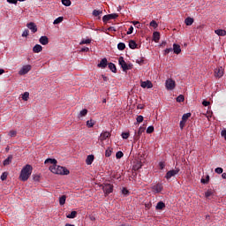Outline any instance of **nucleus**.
Listing matches in <instances>:
<instances>
[{
	"label": "nucleus",
	"instance_id": "nucleus-1",
	"mask_svg": "<svg viewBox=\"0 0 226 226\" xmlns=\"http://www.w3.org/2000/svg\"><path fill=\"white\" fill-rule=\"evenodd\" d=\"M31 174H33V166H31L30 164H26L21 170L19 175L20 181H27V179H29V177H31Z\"/></svg>",
	"mask_w": 226,
	"mask_h": 226
},
{
	"label": "nucleus",
	"instance_id": "nucleus-2",
	"mask_svg": "<svg viewBox=\"0 0 226 226\" xmlns=\"http://www.w3.org/2000/svg\"><path fill=\"white\" fill-rule=\"evenodd\" d=\"M49 170L53 174H58L60 176H68V174H70V170H68V169L57 164L49 166Z\"/></svg>",
	"mask_w": 226,
	"mask_h": 226
},
{
	"label": "nucleus",
	"instance_id": "nucleus-3",
	"mask_svg": "<svg viewBox=\"0 0 226 226\" xmlns=\"http://www.w3.org/2000/svg\"><path fill=\"white\" fill-rule=\"evenodd\" d=\"M118 64L121 65V68L123 69V72H128V70H132V65L126 64L124 61V57L120 56L118 58Z\"/></svg>",
	"mask_w": 226,
	"mask_h": 226
},
{
	"label": "nucleus",
	"instance_id": "nucleus-4",
	"mask_svg": "<svg viewBox=\"0 0 226 226\" xmlns=\"http://www.w3.org/2000/svg\"><path fill=\"white\" fill-rule=\"evenodd\" d=\"M102 186V190L105 194V197H107V195H110V193L114 192V185L111 184H103Z\"/></svg>",
	"mask_w": 226,
	"mask_h": 226
},
{
	"label": "nucleus",
	"instance_id": "nucleus-5",
	"mask_svg": "<svg viewBox=\"0 0 226 226\" xmlns=\"http://www.w3.org/2000/svg\"><path fill=\"white\" fill-rule=\"evenodd\" d=\"M165 87L168 91H173L176 88V81L172 79H168L165 82Z\"/></svg>",
	"mask_w": 226,
	"mask_h": 226
},
{
	"label": "nucleus",
	"instance_id": "nucleus-6",
	"mask_svg": "<svg viewBox=\"0 0 226 226\" xmlns=\"http://www.w3.org/2000/svg\"><path fill=\"white\" fill-rule=\"evenodd\" d=\"M180 170H181L179 168H176V170H169L165 175L166 179H170V177H174V176H177V174H179Z\"/></svg>",
	"mask_w": 226,
	"mask_h": 226
},
{
	"label": "nucleus",
	"instance_id": "nucleus-7",
	"mask_svg": "<svg viewBox=\"0 0 226 226\" xmlns=\"http://www.w3.org/2000/svg\"><path fill=\"white\" fill-rule=\"evenodd\" d=\"M118 17H119V15L116 14V13L104 15L102 17V21L104 22V24H107V22H109V20H112L114 19H117Z\"/></svg>",
	"mask_w": 226,
	"mask_h": 226
},
{
	"label": "nucleus",
	"instance_id": "nucleus-8",
	"mask_svg": "<svg viewBox=\"0 0 226 226\" xmlns=\"http://www.w3.org/2000/svg\"><path fill=\"white\" fill-rule=\"evenodd\" d=\"M31 65L26 64L24 65L19 72V75H26V73H29V71L31 70Z\"/></svg>",
	"mask_w": 226,
	"mask_h": 226
},
{
	"label": "nucleus",
	"instance_id": "nucleus-9",
	"mask_svg": "<svg viewBox=\"0 0 226 226\" xmlns=\"http://www.w3.org/2000/svg\"><path fill=\"white\" fill-rule=\"evenodd\" d=\"M163 190V185L162 184H156L152 186V192L154 193H160Z\"/></svg>",
	"mask_w": 226,
	"mask_h": 226
},
{
	"label": "nucleus",
	"instance_id": "nucleus-10",
	"mask_svg": "<svg viewBox=\"0 0 226 226\" xmlns=\"http://www.w3.org/2000/svg\"><path fill=\"white\" fill-rule=\"evenodd\" d=\"M109 137H110V132H103L99 138V140H101V142H103V140H107V139H109Z\"/></svg>",
	"mask_w": 226,
	"mask_h": 226
},
{
	"label": "nucleus",
	"instance_id": "nucleus-11",
	"mask_svg": "<svg viewBox=\"0 0 226 226\" xmlns=\"http://www.w3.org/2000/svg\"><path fill=\"white\" fill-rule=\"evenodd\" d=\"M141 87H143V89H146V87L151 89V87H153V83L149 80L143 81L141 82Z\"/></svg>",
	"mask_w": 226,
	"mask_h": 226
},
{
	"label": "nucleus",
	"instance_id": "nucleus-12",
	"mask_svg": "<svg viewBox=\"0 0 226 226\" xmlns=\"http://www.w3.org/2000/svg\"><path fill=\"white\" fill-rule=\"evenodd\" d=\"M26 27H28V29H31L32 33H36L38 31V27L34 22L28 23L26 25Z\"/></svg>",
	"mask_w": 226,
	"mask_h": 226
},
{
	"label": "nucleus",
	"instance_id": "nucleus-13",
	"mask_svg": "<svg viewBox=\"0 0 226 226\" xmlns=\"http://www.w3.org/2000/svg\"><path fill=\"white\" fill-rule=\"evenodd\" d=\"M215 77H218L219 79L223 77V67H219L215 69Z\"/></svg>",
	"mask_w": 226,
	"mask_h": 226
},
{
	"label": "nucleus",
	"instance_id": "nucleus-14",
	"mask_svg": "<svg viewBox=\"0 0 226 226\" xmlns=\"http://www.w3.org/2000/svg\"><path fill=\"white\" fill-rule=\"evenodd\" d=\"M108 61L107 58H102L101 62L97 64L98 68L105 69L107 68Z\"/></svg>",
	"mask_w": 226,
	"mask_h": 226
},
{
	"label": "nucleus",
	"instance_id": "nucleus-15",
	"mask_svg": "<svg viewBox=\"0 0 226 226\" xmlns=\"http://www.w3.org/2000/svg\"><path fill=\"white\" fill-rule=\"evenodd\" d=\"M174 54L179 55L181 52V46L179 44H173V49H172Z\"/></svg>",
	"mask_w": 226,
	"mask_h": 226
},
{
	"label": "nucleus",
	"instance_id": "nucleus-16",
	"mask_svg": "<svg viewBox=\"0 0 226 226\" xmlns=\"http://www.w3.org/2000/svg\"><path fill=\"white\" fill-rule=\"evenodd\" d=\"M39 42L41 45H49V37L47 36H41L39 39Z\"/></svg>",
	"mask_w": 226,
	"mask_h": 226
},
{
	"label": "nucleus",
	"instance_id": "nucleus-17",
	"mask_svg": "<svg viewBox=\"0 0 226 226\" xmlns=\"http://www.w3.org/2000/svg\"><path fill=\"white\" fill-rule=\"evenodd\" d=\"M93 162H94V155H93V154L87 155V157L86 159L87 165H92Z\"/></svg>",
	"mask_w": 226,
	"mask_h": 226
},
{
	"label": "nucleus",
	"instance_id": "nucleus-18",
	"mask_svg": "<svg viewBox=\"0 0 226 226\" xmlns=\"http://www.w3.org/2000/svg\"><path fill=\"white\" fill-rule=\"evenodd\" d=\"M42 50H43V47H41V45L40 44H36L33 48V52H34L35 54H39V52H41Z\"/></svg>",
	"mask_w": 226,
	"mask_h": 226
},
{
	"label": "nucleus",
	"instance_id": "nucleus-19",
	"mask_svg": "<svg viewBox=\"0 0 226 226\" xmlns=\"http://www.w3.org/2000/svg\"><path fill=\"white\" fill-rule=\"evenodd\" d=\"M145 130L146 129L144 127H139L138 132L135 134V139H140V136L142 135V133H144Z\"/></svg>",
	"mask_w": 226,
	"mask_h": 226
},
{
	"label": "nucleus",
	"instance_id": "nucleus-20",
	"mask_svg": "<svg viewBox=\"0 0 226 226\" xmlns=\"http://www.w3.org/2000/svg\"><path fill=\"white\" fill-rule=\"evenodd\" d=\"M13 160V155H9L3 162V165L6 167V165H10L11 163V161Z\"/></svg>",
	"mask_w": 226,
	"mask_h": 226
},
{
	"label": "nucleus",
	"instance_id": "nucleus-21",
	"mask_svg": "<svg viewBox=\"0 0 226 226\" xmlns=\"http://www.w3.org/2000/svg\"><path fill=\"white\" fill-rule=\"evenodd\" d=\"M108 67L113 73H117V68H116V64L113 63L108 64Z\"/></svg>",
	"mask_w": 226,
	"mask_h": 226
},
{
	"label": "nucleus",
	"instance_id": "nucleus-22",
	"mask_svg": "<svg viewBox=\"0 0 226 226\" xmlns=\"http://www.w3.org/2000/svg\"><path fill=\"white\" fill-rule=\"evenodd\" d=\"M153 40L154 41H155V43H158V41H160V32H154Z\"/></svg>",
	"mask_w": 226,
	"mask_h": 226
},
{
	"label": "nucleus",
	"instance_id": "nucleus-23",
	"mask_svg": "<svg viewBox=\"0 0 226 226\" xmlns=\"http://www.w3.org/2000/svg\"><path fill=\"white\" fill-rule=\"evenodd\" d=\"M213 195H215V191H213V189H208V190L205 192V197H206V199H209V197H213Z\"/></svg>",
	"mask_w": 226,
	"mask_h": 226
},
{
	"label": "nucleus",
	"instance_id": "nucleus-24",
	"mask_svg": "<svg viewBox=\"0 0 226 226\" xmlns=\"http://www.w3.org/2000/svg\"><path fill=\"white\" fill-rule=\"evenodd\" d=\"M215 34H217V36H226V31L223 29H217L215 31Z\"/></svg>",
	"mask_w": 226,
	"mask_h": 226
},
{
	"label": "nucleus",
	"instance_id": "nucleus-25",
	"mask_svg": "<svg viewBox=\"0 0 226 226\" xmlns=\"http://www.w3.org/2000/svg\"><path fill=\"white\" fill-rule=\"evenodd\" d=\"M44 163L45 164L50 163L51 165H56L57 164V160L49 158V159L45 160Z\"/></svg>",
	"mask_w": 226,
	"mask_h": 226
},
{
	"label": "nucleus",
	"instance_id": "nucleus-26",
	"mask_svg": "<svg viewBox=\"0 0 226 226\" xmlns=\"http://www.w3.org/2000/svg\"><path fill=\"white\" fill-rule=\"evenodd\" d=\"M129 48L132 50L137 49V42H135L133 40L129 41Z\"/></svg>",
	"mask_w": 226,
	"mask_h": 226
},
{
	"label": "nucleus",
	"instance_id": "nucleus-27",
	"mask_svg": "<svg viewBox=\"0 0 226 226\" xmlns=\"http://www.w3.org/2000/svg\"><path fill=\"white\" fill-rule=\"evenodd\" d=\"M95 124H96V122L93 119L87 121V128H93V126H94Z\"/></svg>",
	"mask_w": 226,
	"mask_h": 226
},
{
	"label": "nucleus",
	"instance_id": "nucleus-28",
	"mask_svg": "<svg viewBox=\"0 0 226 226\" xmlns=\"http://www.w3.org/2000/svg\"><path fill=\"white\" fill-rule=\"evenodd\" d=\"M59 204L60 206H64V204H66V195H63L59 198Z\"/></svg>",
	"mask_w": 226,
	"mask_h": 226
},
{
	"label": "nucleus",
	"instance_id": "nucleus-29",
	"mask_svg": "<svg viewBox=\"0 0 226 226\" xmlns=\"http://www.w3.org/2000/svg\"><path fill=\"white\" fill-rule=\"evenodd\" d=\"M103 13V11L100 10H94L92 12V15L94 17H99V15H102Z\"/></svg>",
	"mask_w": 226,
	"mask_h": 226
},
{
	"label": "nucleus",
	"instance_id": "nucleus-30",
	"mask_svg": "<svg viewBox=\"0 0 226 226\" xmlns=\"http://www.w3.org/2000/svg\"><path fill=\"white\" fill-rule=\"evenodd\" d=\"M185 22L186 26H192L193 24V18L188 17L185 19Z\"/></svg>",
	"mask_w": 226,
	"mask_h": 226
},
{
	"label": "nucleus",
	"instance_id": "nucleus-31",
	"mask_svg": "<svg viewBox=\"0 0 226 226\" xmlns=\"http://www.w3.org/2000/svg\"><path fill=\"white\" fill-rule=\"evenodd\" d=\"M139 169H142V162H138L133 166V170H139Z\"/></svg>",
	"mask_w": 226,
	"mask_h": 226
},
{
	"label": "nucleus",
	"instance_id": "nucleus-32",
	"mask_svg": "<svg viewBox=\"0 0 226 226\" xmlns=\"http://www.w3.org/2000/svg\"><path fill=\"white\" fill-rule=\"evenodd\" d=\"M163 207H165V203H163V201H159L155 207L156 209H163Z\"/></svg>",
	"mask_w": 226,
	"mask_h": 226
},
{
	"label": "nucleus",
	"instance_id": "nucleus-33",
	"mask_svg": "<svg viewBox=\"0 0 226 226\" xmlns=\"http://www.w3.org/2000/svg\"><path fill=\"white\" fill-rule=\"evenodd\" d=\"M66 217L70 219L77 218V211L71 212V214L67 215Z\"/></svg>",
	"mask_w": 226,
	"mask_h": 226
},
{
	"label": "nucleus",
	"instance_id": "nucleus-34",
	"mask_svg": "<svg viewBox=\"0 0 226 226\" xmlns=\"http://www.w3.org/2000/svg\"><path fill=\"white\" fill-rule=\"evenodd\" d=\"M189 117H192V113H185L182 117V121H185V123H186V121H188Z\"/></svg>",
	"mask_w": 226,
	"mask_h": 226
},
{
	"label": "nucleus",
	"instance_id": "nucleus-35",
	"mask_svg": "<svg viewBox=\"0 0 226 226\" xmlns=\"http://www.w3.org/2000/svg\"><path fill=\"white\" fill-rule=\"evenodd\" d=\"M89 43H91V39H83L79 42V45H89Z\"/></svg>",
	"mask_w": 226,
	"mask_h": 226
},
{
	"label": "nucleus",
	"instance_id": "nucleus-36",
	"mask_svg": "<svg viewBox=\"0 0 226 226\" xmlns=\"http://www.w3.org/2000/svg\"><path fill=\"white\" fill-rule=\"evenodd\" d=\"M117 49L118 50H124V49H126V44H124V42H120L117 44Z\"/></svg>",
	"mask_w": 226,
	"mask_h": 226
},
{
	"label": "nucleus",
	"instance_id": "nucleus-37",
	"mask_svg": "<svg viewBox=\"0 0 226 226\" xmlns=\"http://www.w3.org/2000/svg\"><path fill=\"white\" fill-rule=\"evenodd\" d=\"M64 19V18H63V17H58V18H56V19L54 20L53 24H55V25L61 24V22H63Z\"/></svg>",
	"mask_w": 226,
	"mask_h": 226
},
{
	"label": "nucleus",
	"instance_id": "nucleus-38",
	"mask_svg": "<svg viewBox=\"0 0 226 226\" xmlns=\"http://www.w3.org/2000/svg\"><path fill=\"white\" fill-rule=\"evenodd\" d=\"M105 156H106V158H110V156H112V149L111 148L106 149Z\"/></svg>",
	"mask_w": 226,
	"mask_h": 226
},
{
	"label": "nucleus",
	"instance_id": "nucleus-39",
	"mask_svg": "<svg viewBox=\"0 0 226 226\" xmlns=\"http://www.w3.org/2000/svg\"><path fill=\"white\" fill-rule=\"evenodd\" d=\"M22 100H24V102H27V100H29V92H25L22 94Z\"/></svg>",
	"mask_w": 226,
	"mask_h": 226
},
{
	"label": "nucleus",
	"instance_id": "nucleus-40",
	"mask_svg": "<svg viewBox=\"0 0 226 226\" xmlns=\"http://www.w3.org/2000/svg\"><path fill=\"white\" fill-rule=\"evenodd\" d=\"M177 102L178 103H181V102H185V95H183V94L178 95V96L177 97Z\"/></svg>",
	"mask_w": 226,
	"mask_h": 226
},
{
	"label": "nucleus",
	"instance_id": "nucleus-41",
	"mask_svg": "<svg viewBox=\"0 0 226 226\" xmlns=\"http://www.w3.org/2000/svg\"><path fill=\"white\" fill-rule=\"evenodd\" d=\"M62 4H64V6H72V1H70V0H62Z\"/></svg>",
	"mask_w": 226,
	"mask_h": 226
},
{
	"label": "nucleus",
	"instance_id": "nucleus-42",
	"mask_svg": "<svg viewBox=\"0 0 226 226\" xmlns=\"http://www.w3.org/2000/svg\"><path fill=\"white\" fill-rule=\"evenodd\" d=\"M200 182L203 184V185H207V183H209V175H207L206 177V178H201Z\"/></svg>",
	"mask_w": 226,
	"mask_h": 226
},
{
	"label": "nucleus",
	"instance_id": "nucleus-43",
	"mask_svg": "<svg viewBox=\"0 0 226 226\" xmlns=\"http://www.w3.org/2000/svg\"><path fill=\"white\" fill-rule=\"evenodd\" d=\"M8 178V172H4L1 177H0V179L2 181H6V179Z\"/></svg>",
	"mask_w": 226,
	"mask_h": 226
},
{
	"label": "nucleus",
	"instance_id": "nucleus-44",
	"mask_svg": "<svg viewBox=\"0 0 226 226\" xmlns=\"http://www.w3.org/2000/svg\"><path fill=\"white\" fill-rule=\"evenodd\" d=\"M154 132V126L150 125L147 129V133H153Z\"/></svg>",
	"mask_w": 226,
	"mask_h": 226
},
{
	"label": "nucleus",
	"instance_id": "nucleus-45",
	"mask_svg": "<svg viewBox=\"0 0 226 226\" xmlns=\"http://www.w3.org/2000/svg\"><path fill=\"white\" fill-rule=\"evenodd\" d=\"M123 156H124V154H123V152H121V151L117 152L116 158L121 159V158H123Z\"/></svg>",
	"mask_w": 226,
	"mask_h": 226
},
{
	"label": "nucleus",
	"instance_id": "nucleus-46",
	"mask_svg": "<svg viewBox=\"0 0 226 226\" xmlns=\"http://www.w3.org/2000/svg\"><path fill=\"white\" fill-rule=\"evenodd\" d=\"M79 116H80L81 117H84L85 116H87V109H82V110L80 111V113H79Z\"/></svg>",
	"mask_w": 226,
	"mask_h": 226
},
{
	"label": "nucleus",
	"instance_id": "nucleus-47",
	"mask_svg": "<svg viewBox=\"0 0 226 226\" xmlns=\"http://www.w3.org/2000/svg\"><path fill=\"white\" fill-rule=\"evenodd\" d=\"M150 26L151 27H154V29H156V27H158V23H156L154 20H152L150 22Z\"/></svg>",
	"mask_w": 226,
	"mask_h": 226
},
{
	"label": "nucleus",
	"instance_id": "nucleus-48",
	"mask_svg": "<svg viewBox=\"0 0 226 226\" xmlns=\"http://www.w3.org/2000/svg\"><path fill=\"white\" fill-rule=\"evenodd\" d=\"M133 26H135L138 29H140L142 26L140 25V22L139 21H132Z\"/></svg>",
	"mask_w": 226,
	"mask_h": 226
},
{
	"label": "nucleus",
	"instance_id": "nucleus-49",
	"mask_svg": "<svg viewBox=\"0 0 226 226\" xmlns=\"http://www.w3.org/2000/svg\"><path fill=\"white\" fill-rule=\"evenodd\" d=\"M136 121L137 123H142V121H144V117H142V115L138 116Z\"/></svg>",
	"mask_w": 226,
	"mask_h": 226
},
{
	"label": "nucleus",
	"instance_id": "nucleus-50",
	"mask_svg": "<svg viewBox=\"0 0 226 226\" xmlns=\"http://www.w3.org/2000/svg\"><path fill=\"white\" fill-rule=\"evenodd\" d=\"M22 36L23 38H27V36H29V30L27 29L24 30Z\"/></svg>",
	"mask_w": 226,
	"mask_h": 226
},
{
	"label": "nucleus",
	"instance_id": "nucleus-51",
	"mask_svg": "<svg viewBox=\"0 0 226 226\" xmlns=\"http://www.w3.org/2000/svg\"><path fill=\"white\" fill-rule=\"evenodd\" d=\"M122 193H123V195H129L130 194V191H128V189L124 187L122 189Z\"/></svg>",
	"mask_w": 226,
	"mask_h": 226
},
{
	"label": "nucleus",
	"instance_id": "nucleus-52",
	"mask_svg": "<svg viewBox=\"0 0 226 226\" xmlns=\"http://www.w3.org/2000/svg\"><path fill=\"white\" fill-rule=\"evenodd\" d=\"M216 174H223V169L222 168H216L215 169Z\"/></svg>",
	"mask_w": 226,
	"mask_h": 226
},
{
	"label": "nucleus",
	"instance_id": "nucleus-53",
	"mask_svg": "<svg viewBox=\"0 0 226 226\" xmlns=\"http://www.w3.org/2000/svg\"><path fill=\"white\" fill-rule=\"evenodd\" d=\"M186 124V122L184 120L180 121V130H183Z\"/></svg>",
	"mask_w": 226,
	"mask_h": 226
},
{
	"label": "nucleus",
	"instance_id": "nucleus-54",
	"mask_svg": "<svg viewBox=\"0 0 226 226\" xmlns=\"http://www.w3.org/2000/svg\"><path fill=\"white\" fill-rule=\"evenodd\" d=\"M9 136H11V137H17V131H11L9 132Z\"/></svg>",
	"mask_w": 226,
	"mask_h": 226
},
{
	"label": "nucleus",
	"instance_id": "nucleus-55",
	"mask_svg": "<svg viewBox=\"0 0 226 226\" xmlns=\"http://www.w3.org/2000/svg\"><path fill=\"white\" fill-rule=\"evenodd\" d=\"M128 137H130V133L129 132H123L122 133V139H128Z\"/></svg>",
	"mask_w": 226,
	"mask_h": 226
},
{
	"label": "nucleus",
	"instance_id": "nucleus-56",
	"mask_svg": "<svg viewBox=\"0 0 226 226\" xmlns=\"http://www.w3.org/2000/svg\"><path fill=\"white\" fill-rule=\"evenodd\" d=\"M202 105L204 107H209V105H211V102H209L208 101H203L202 102Z\"/></svg>",
	"mask_w": 226,
	"mask_h": 226
},
{
	"label": "nucleus",
	"instance_id": "nucleus-57",
	"mask_svg": "<svg viewBox=\"0 0 226 226\" xmlns=\"http://www.w3.org/2000/svg\"><path fill=\"white\" fill-rule=\"evenodd\" d=\"M172 48H169V49H166L165 50H164V56H167V54H169L170 52H172Z\"/></svg>",
	"mask_w": 226,
	"mask_h": 226
},
{
	"label": "nucleus",
	"instance_id": "nucleus-58",
	"mask_svg": "<svg viewBox=\"0 0 226 226\" xmlns=\"http://www.w3.org/2000/svg\"><path fill=\"white\" fill-rule=\"evenodd\" d=\"M133 33V26H131L127 31V34H132Z\"/></svg>",
	"mask_w": 226,
	"mask_h": 226
},
{
	"label": "nucleus",
	"instance_id": "nucleus-59",
	"mask_svg": "<svg viewBox=\"0 0 226 226\" xmlns=\"http://www.w3.org/2000/svg\"><path fill=\"white\" fill-rule=\"evenodd\" d=\"M136 63H138V64H144V59L143 58L137 59Z\"/></svg>",
	"mask_w": 226,
	"mask_h": 226
},
{
	"label": "nucleus",
	"instance_id": "nucleus-60",
	"mask_svg": "<svg viewBox=\"0 0 226 226\" xmlns=\"http://www.w3.org/2000/svg\"><path fill=\"white\" fill-rule=\"evenodd\" d=\"M108 31H109V32H114V33H116V31H117V29H116V27H114V26H109V28H108Z\"/></svg>",
	"mask_w": 226,
	"mask_h": 226
},
{
	"label": "nucleus",
	"instance_id": "nucleus-61",
	"mask_svg": "<svg viewBox=\"0 0 226 226\" xmlns=\"http://www.w3.org/2000/svg\"><path fill=\"white\" fill-rule=\"evenodd\" d=\"M159 167H160V169H161V170H163V169H165V163H163V162H159Z\"/></svg>",
	"mask_w": 226,
	"mask_h": 226
},
{
	"label": "nucleus",
	"instance_id": "nucleus-62",
	"mask_svg": "<svg viewBox=\"0 0 226 226\" xmlns=\"http://www.w3.org/2000/svg\"><path fill=\"white\" fill-rule=\"evenodd\" d=\"M80 52H89V48L85 47L80 49Z\"/></svg>",
	"mask_w": 226,
	"mask_h": 226
},
{
	"label": "nucleus",
	"instance_id": "nucleus-63",
	"mask_svg": "<svg viewBox=\"0 0 226 226\" xmlns=\"http://www.w3.org/2000/svg\"><path fill=\"white\" fill-rule=\"evenodd\" d=\"M10 4H17V0H7Z\"/></svg>",
	"mask_w": 226,
	"mask_h": 226
},
{
	"label": "nucleus",
	"instance_id": "nucleus-64",
	"mask_svg": "<svg viewBox=\"0 0 226 226\" xmlns=\"http://www.w3.org/2000/svg\"><path fill=\"white\" fill-rule=\"evenodd\" d=\"M222 137H223L226 140V130H223L222 131V133H221Z\"/></svg>",
	"mask_w": 226,
	"mask_h": 226
}]
</instances>
